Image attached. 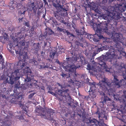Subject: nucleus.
Returning a JSON list of instances; mask_svg holds the SVG:
<instances>
[{"instance_id": "nucleus-17", "label": "nucleus", "mask_w": 126, "mask_h": 126, "mask_svg": "<svg viewBox=\"0 0 126 126\" xmlns=\"http://www.w3.org/2000/svg\"><path fill=\"white\" fill-rule=\"evenodd\" d=\"M8 122H2L1 121H0V126H9L7 124Z\"/></svg>"}, {"instance_id": "nucleus-50", "label": "nucleus", "mask_w": 126, "mask_h": 126, "mask_svg": "<svg viewBox=\"0 0 126 126\" xmlns=\"http://www.w3.org/2000/svg\"><path fill=\"white\" fill-rule=\"evenodd\" d=\"M125 57L126 58V54H125Z\"/></svg>"}, {"instance_id": "nucleus-58", "label": "nucleus", "mask_w": 126, "mask_h": 126, "mask_svg": "<svg viewBox=\"0 0 126 126\" xmlns=\"http://www.w3.org/2000/svg\"><path fill=\"white\" fill-rule=\"evenodd\" d=\"M19 58V59H20V58H19H19Z\"/></svg>"}, {"instance_id": "nucleus-23", "label": "nucleus", "mask_w": 126, "mask_h": 126, "mask_svg": "<svg viewBox=\"0 0 126 126\" xmlns=\"http://www.w3.org/2000/svg\"><path fill=\"white\" fill-rule=\"evenodd\" d=\"M30 62L32 63L33 64H34L35 65H36L37 64V62L34 59H33L32 60H31Z\"/></svg>"}, {"instance_id": "nucleus-26", "label": "nucleus", "mask_w": 126, "mask_h": 126, "mask_svg": "<svg viewBox=\"0 0 126 126\" xmlns=\"http://www.w3.org/2000/svg\"><path fill=\"white\" fill-rule=\"evenodd\" d=\"M124 96L125 97V98L126 99V91L124 92ZM124 103L125 104V106H126V102L124 101Z\"/></svg>"}, {"instance_id": "nucleus-53", "label": "nucleus", "mask_w": 126, "mask_h": 126, "mask_svg": "<svg viewBox=\"0 0 126 126\" xmlns=\"http://www.w3.org/2000/svg\"><path fill=\"white\" fill-rule=\"evenodd\" d=\"M43 52H42V54H43Z\"/></svg>"}, {"instance_id": "nucleus-24", "label": "nucleus", "mask_w": 126, "mask_h": 126, "mask_svg": "<svg viewBox=\"0 0 126 126\" xmlns=\"http://www.w3.org/2000/svg\"><path fill=\"white\" fill-rule=\"evenodd\" d=\"M55 54V52H51L50 53V57L53 59Z\"/></svg>"}, {"instance_id": "nucleus-31", "label": "nucleus", "mask_w": 126, "mask_h": 126, "mask_svg": "<svg viewBox=\"0 0 126 126\" xmlns=\"http://www.w3.org/2000/svg\"><path fill=\"white\" fill-rule=\"evenodd\" d=\"M35 93H33L32 94H31L29 96V98H31L32 96H33L34 94H35Z\"/></svg>"}, {"instance_id": "nucleus-38", "label": "nucleus", "mask_w": 126, "mask_h": 126, "mask_svg": "<svg viewBox=\"0 0 126 126\" xmlns=\"http://www.w3.org/2000/svg\"><path fill=\"white\" fill-rule=\"evenodd\" d=\"M76 32H77V33H78V34H77L78 35H80V32H79L78 30H77L76 31Z\"/></svg>"}, {"instance_id": "nucleus-52", "label": "nucleus", "mask_w": 126, "mask_h": 126, "mask_svg": "<svg viewBox=\"0 0 126 126\" xmlns=\"http://www.w3.org/2000/svg\"><path fill=\"white\" fill-rule=\"evenodd\" d=\"M10 115L11 116H12V115H13L12 114V115L11 114L10 115Z\"/></svg>"}, {"instance_id": "nucleus-62", "label": "nucleus", "mask_w": 126, "mask_h": 126, "mask_svg": "<svg viewBox=\"0 0 126 126\" xmlns=\"http://www.w3.org/2000/svg\"><path fill=\"white\" fill-rule=\"evenodd\" d=\"M115 65H116V63H115Z\"/></svg>"}, {"instance_id": "nucleus-48", "label": "nucleus", "mask_w": 126, "mask_h": 126, "mask_svg": "<svg viewBox=\"0 0 126 126\" xmlns=\"http://www.w3.org/2000/svg\"><path fill=\"white\" fill-rule=\"evenodd\" d=\"M46 45V43H45V46Z\"/></svg>"}, {"instance_id": "nucleus-11", "label": "nucleus", "mask_w": 126, "mask_h": 126, "mask_svg": "<svg viewBox=\"0 0 126 126\" xmlns=\"http://www.w3.org/2000/svg\"><path fill=\"white\" fill-rule=\"evenodd\" d=\"M88 123V125L91 126H96L98 124V122L94 119L91 120H89Z\"/></svg>"}, {"instance_id": "nucleus-20", "label": "nucleus", "mask_w": 126, "mask_h": 126, "mask_svg": "<svg viewBox=\"0 0 126 126\" xmlns=\"http://www.w3.org/2000/svg\"><path fill=\"white\" fill-rule=\"evenodd\" d=\"M97 113H98L99 118H100V117L101 118H102L103 117H105V115L104 114V113H99L98 111L97 112Z\"/></svg>"}, {"instance_id": "nucleus-40", "label": "nucleus", "mask_w": 126, "mask_h": 126, "mask_svg": "<svg viewBox=\"0 0 126 126\" xmlns=\"http://www.w3.org/2000/svg\"><path fill=\"white\" fill-rule=\"evenodd\" d=\"M94 88L93 87H92V89H93V90H94V92H96L95 91V90H96V88L95 87V90H94Z\"/></svg>"}, {"instance_id": "nucleus-47", "label": "nucleus", "mask_w": 126, "mask_h": 126, "mask_svg": "<svg viewBox=\"0 0 126 126\" xmlns=\"http://www.w3.org/2000/svg\"><path fill=\"white\" fill-rule=\"evenodd\" d=\"M43 0L45 2V1H46V0Z\"/></svg>"}, {"instance_id": "nucleus-37", "label": "nucleus", "mask_w": 126, "mask_h": 126, "mask_svg": "<svg viewBox=\"0 0 126 126\" xmlns=\"http://www.w3.org/2000/svg\"><path fill=\"white\" fill-rule=\"evenodd\" d=\"M9 47L10 48H12V47H13V45L11 44H9Z\"/></svg>"}, {"instance_id": "nucleus-32", "label": "nucleus", "mask_w": 126, "mask_h": 126, "mask_svg": "<svg viewBox=\"0 0 126 126\" xmlns=\"http://www.w3.org/2000/svg\"><path fill=\"white\" fill-rule=\"evenodd\" d=\"M19 83H18L16 84L15 85V87H16L17 88H19Z\"/></svg>"}, {"instance_id": "nucleus-60", "label": "nucleus", "mask_w": 126, "mask_h": 126, "mask_svg": "<svg viewBox=\"0 0 126 126\" xmlns=\"http://www.w3.org/2000/svg\"><path fill=\"white\" fill-rule=\"evenodd\" d=\"M50 48H51V47H50Z\"/></svg>"}, {"instance_id": "nucleus-18", "label": "nucleus", "mask_w": 126, "mask_h": 126, "mask_svg": "<svg viewBox=\"0 0 126 126\" xmlns=\"http://www.w3.org/2000/svg\"><path fill=\"white\" fill-rule=\"evenodd\" d=\"M34 33V31H33V27L32 28H31L30 31L29 32L30 34H28L29 36H31L33 35V34Z\"/></svg>"}, {"instance_id": "nucleus-16", "label": "nucleus", "mask_w": 126, "mask_h": 126, "mask_svg": "<svg viewBox=\"0 0 126 126\" xmlns=\"http://www.w3.org/2000/svg\"><path fill=\"white\" fill-rule=\"evenodd\" d=\"M19 96H20L18 98H12V101L14 103H15L16 104L18 103V101L17 102L16 100L18 99L19 100V99L20 98V97H21V99L22 98V97L21 95H20Z\"/></svg>"}, {"instance_id": "nucleus-8", "label": "nucleus", "mask_w": 126, "mask_h": 126, "mask_svg": "<svg viewBox=\"0 0 126 126\" xmlns=\"http://www.w3.org/2000/svg\"><path fill=\"white\" fill-rule=\"evenodd\" d=\"M63 68L67 71L71 72V74L74 73L75 74L76 69L78 68V67L75 66L74 64L73 63H72L71 64H69L65 67H63Z\"/></svg>"}, {"instance_id": "nucleus-1", "label": "nucleus", "mask_w": 126, "mask_h": 126, "mask_svg": "<svg viewBox=\"0 0 126 126\" xmlns=\"http://www.w3.org/2000/svg\"><path fill=\"white\" fill-rule=\"evenodd\" d=\"M92 24H92L91 26L94 31L99 33H101L102 32H106L111 37L113 40V41H111L112 40L111 39L105 38H103L104 42L107 43L110 42L112 45H113L112 44H115V45L113 46V47L111 46L110 47L108 46H106V47H102L103 49H104V48L106 47L105 49L106 50L109 49V50L110 49V48L114 49V48H115L117 47H119V46H121L120 43L126 46V39L123 38V36L121 34L115 33H112V32L108 29L107 27L106 26H107V24L101 28H100V26L101 25L102 23L100 22L97 24L94 23H92Z\"/></svg>"}, {"instance_id": "nucleus-5", "label": "nucleus", "mask_w": 126, "mask_h": 126, "mask_svg": "<svg viewBox=\"0 0 126 126\" xmlns=\"http://www.w3.org/2000/svg\"><path fill=\"white\" fill-rule=\"evenodd\" d=\"M110 9L109 11H107V14H103L100 15L101 17L104 19L107 20L108 21L113 18H115L117 16L119 11V8L118 7L116 8L117 9L114 8L113 7H110Z\"/></svg>"}, {"instance_id": "nucleus-36", "label": "nucleus", "mask_w": 126, "mask_h": 126, "mask_svg": "<svg viewBox=\"0 0 126 126\" xmlns=\"http://www.w3.org/2000/svg\"><path fill=\"white\" fill-rule=\"evenodd\" d=\"M25 25L27 27H29V24L28 22H25Z\"/></svg>"}, {"instance_id": "nucleus-12", "label": "nucleus", "mask_w": 126, "mask_h": 126, "mask_svg": "<svg viewBox=\"0 0 126 126\" xmlns=\"http://www.w3.org/2000/svg\"><path fill=\"white\" fill-rule=\"evenodd\" d=\"M34 6V3H32L30 4V6L27 7V6H25V7L24 8V10L23 12L22 13H21L22 14H24L25 13V12L27 10H32Z\"/></svg>"}, {"instance_id": "nucleus-13", "label": "nucleus", "mask_w": 126, "mask_h": 126, "mask_svg": "<svg viewBox=\"0 0 126 126\" xmlns=\"http://www.w3.org/2000/svg\"><path fill=\"white\" fill-rule=\"evenodd\" d=\"M94 48V50H95V52L96 53L102 50V48L101 47V45H100L95 46V47Z\"/></svg>"}, {"instance_id": "nucleus-25", "label": "nucleus", "mask_w": 126, "mask_h": 126, "mask_svg": "<svg viewBox=\"0 0 126 126\" xmlns=\"http://www.w3.org/2000/svg\"><path fill=\"white\" fill-rule=\"evenodd\" d=\"M58 84L59 86H61V88L62 89H63V88H65L66 87H67V86H68V87H70V85H65V86H64L63 85L61 86V85H60V84L59 83H58Z\"/></svg>"}, {"instance_id": "nucleus-51", "label": "nucleus", "mask_w": 126, "mask_h": 126, "mask_svg": "<svg viewBox=\"0 0 126 126\" xmlns=\"http://www.w3.org/2000/svg\"><path fill=\"white\" fill-rule=\"evenodd\" d=\"M42 67H42V66H40V68H42Z\"/></svg>"}, {"instance_id": "nucleus-14", "label": "nucleus", "mask_w": 126, "mask_h": 126, "mask_svg": "<svg viewBox=\"0 0 126 126\" xmlns=\"http://www.w3.org/2000/svg\"><path fill=\"white\" fill-rule=\"evenodd\" d=\"M68 91V89L65 90H58V94L60 96H65V93H66Z\"/></svg>"}, {"instance_id": "nucleus-29", "label": "nucleus", "mask_w": 126, "mask_h": 126, "mask_svg": "<svg viewBox=\"0 0 126 126\" xmlns=\"http://www.w3.org/2000/svg\"><path fill=\"white\" fill-rule=\"evenodd\" d=\"M17 118L19 119L20 120L24 119L22 116H20L19 115L18 116H17Z\"/></svg>"}, {"instance_id": "nucleus-28", "label": "nucleus", "mask_w": 126, "mask_h": 126, "mask_svg": "<svg viewBox=\"0 0 126 126\" xmlns=\"http://www.w3.org/2000/svg\"><path fill=\"white\" fill-rule=\"evenodd\" d=\"M53 33V32L52 30L50 29H48V34H51Z\"/></svg>"}, {"instance_id": "nucleus-63", "label": "nucleus", "mask_w": 126, "mask_h": 126, "mask_svg": "<svg viewBox=\"0 0 126 126\" xmlns=\"http://www.w3.org/2000/svg\"><path fill=\"white\" fill-rule=\"evenodd\" d=\"M105 102H106V101H105Z\"/></svg>"}, {"instance_id": "nucleus-61", "label": "nucleus", "mask_w": 126, "mask_h": 126, "mask_svg": "<svg viewBox=\"0 0 126 126\" xmlns=\"http://www.w3.org/2000/svg\"><path fill=\"white\" fill-rule=\"evenodd\" d=\"M19 112L20 113L21 112L20 111Z\"/></svg>"}, {"instance_id": "nucleus-6", "label": "nucleus", "mask_w": 126, "mask_h": 126, "mask_svg": "<svg viewBox=\"0 0 126 126\" xmlns=\"http://www.w3.org/2000/svg\"><path fill=\"white\" fill-rule=\"evenodd\" d=\"M35 111L37 112L40 114L38 115L42 117L48 119H52L50 115V114H53V113L52 110L47 108L43 109L39 106L38 108H36Z\"/></svg>"}, {"instance_id": "nucleus-55", "label": "nucleus", "mask_w": 126, "mask_h": 126, "mask_svg": "<svg viewBox=\"0 0 126 126\" xmlns=\"http://www.w3.org/2000/svg\"><path fill=\"white\" fill-rule=\"evenodd\" d=\"M119 67H120V68H121V66H119Z\"/></svg>"}, {"instance_id": "nucleus-59", "label": "nucleus", "mask_w": 126, "mask_h": 126, "mask_svg": "<svg viewBox=\"0 0 126 126\" xmlns=\"http://www.w3.org/2000/svg\"><path fill=\"white\" fill-rule=\"evenodd\" d=\"M125 7H126V6H125Z\"/></svg>"}, {"instance_id": "nucleus-10", "label": "nucleus", "mask_w": 126, "mask_h": 126, "mask_svg": "<svg viewBox=\"0 0 126 126\" xmlns=\"http://www.w3.org/2000/svg\"><path fill=\"white\" fill-rule=\"evenodd\" d=\"M98 5L96 3L92 2L90 5H89V6L92 9L95 11L96 12L99 13V10L98 9Z\"/></svg>"}, {"instance_id": "nucleus-21", "label": "nucleus", "mask_w": 126, "mask_h": 126, "mask_svg": "<svg viewBox=\"0 0 126 126\" xmlns=\"http://www.w3.org/2000/svg\"><path fill=\"white\" fill-rule=\"evenodd\" d=\"M53 6L56 8L57 9V8L59 7H61V6L58 3L57 4H56L55 3H53Z\"/></svg>"}, {"instance_id": "nucleus-33", "label": "nucleus", "mask_w": 126, "mask_h": 126, "mask_svg": "<svg viewBox=\"0 0 126 126\" xmlns=\"http://www.w3.org/2000/svg\"><path fill=\"white\" fill-rule=\"evenodd\" d=\"M24 19V18H19L18 19V20L19 21V22H21Z\"/></svg>"}, {"instance_id": "nucleus-15", "label": "nucleus", "mask_w": 126, "mask_h": 126, "mask_svg": "<svg viewBox=\"0 0 126 126\" xmlns=\"http://www.w3.org/2000/svg\"><path fill=\"white\" fill-rule=\"evenodd\" d=\"M23 36L20 33H17L15 37V41H17L18 40L22 38Z\"/></svg>"}, {"instance_id": "nucleus-19", "label": "nucleus", "mask_w": 126, "mask_h": 126, "mask_svg": "<svg viewBox=\"0 0 126 126\" xmlns=\"http://www.w3.org/2000/svg\"><path fill=\"white\" fill-rule=\"evenodd\" d=\"M7 39V37L6 36H3V37H0V41L2 42V43H4V40Z\"/></svg>"}, {"instance_id": "nucleus-4", "label": "nucleus", "mask_w": 126, "mask_h": 126, "mask_svg": "<svg viewBox=\"0 0 126 126\" xmlns=\"http://www.w3.org/2000/svg\"><path fill=\"white\" fill-rule=\"evenodd\" d=\"M119 47H117L114 49L110 48V49L108 52L106 53V54L105 56H102L98 58L99 62V64L100 66L103 67V71H106L108 72H109L110 69L108 67L104 62L106 61H109L112 62V61L116 59H119V57L118 56L119 54H122L123 48L121 46H119Z\"/></svg>"}, {"instance_id": "nucleus-41", "label": "nucleus", "mask_w": 126, "mask_h": 126, "mask_svg": "<svg viewBox=\"0 0 126 126\" xmlns=\"http://www.w3.org/2000/svg\"><path fill=\"white\" fill-rule=\"evenodd\" d=\"M123 77H124V79H126V77L125 75H124V74L123 75Z\"/></svg>"}, {"instance_id": "nucleus-49", "label": "nucleus", "mask_w": 126, "mask_h": 126, "mask_svg": "<svg viewBox=\"0 0 126 126\" xmlns=\"http://www.w3.org/2000/svg\"><path fill=\"white\" fill-rule=\"evenodd\" d=\"M48 43H49V45H50V43H49V42H48Z\"/></svg>"}, {"instance_id": "nucleus-44", "label": "nucleus", "mask_w": 126, "mask_h": 126, "mask_svg": "<svg viewBox=\"0 0 126 126\" xmlns=\"http://www.w3.org/2000/svg\"><path fill=\"white\" fill-rule=\"evenodd\" d=\"M18 103H19V104H20V105H22L21 104V103H20V102H18Z\"/></svg>"}, {"instance_id": "nucleus-22", "label": "nucleus", "mask_w": 126, "mask_h": 126, "mask_svg": "<svg viewBox=\"0 0 126 126\" xmlns=\"http://www.w3.org/2000/svg\"><path fill=\"white\" fill-rule=\"evenodd\" d=\"M4 63V60L2 58V56L1 55H0V63L3 64Z\"/></svg>"}, {"instance_id": "nucleus-9", "label": "nucleus", "mask_w": 126, "mask_h": 126, "mask_svg": "<svg viewBox=\"0 0 126 126\" xmlns=\"http://www.w3.org/2000/svg\"><path fill=\"white\" fill-rule=\"evenodd\" d=\"M90 86V90L88 91L89 94V97L90 98H94L96 96V92H94V91L93 90V89H92V87H93L94 89V90L95 89V86L94 83L91 84Z\"/></svg>"}, {"instance_id": "nucleus-56", "label": "nucleus", "mask_w": 126, "mask_h": 126, "mask_svg": "<svg viewBox=\"0 0 126 126\" xmlns=\"http://www.w3.org/2000/svg\"><path fill=\"white\" fill-rule=\"evenodd\" d=\"M124 72H123V73L124 74Z\"/></svg>"}, {"instance_id": "nucleus-27", "label": "nucleus", "mask_w": 126, "mask_h": 126, "mask_svg": "<svg viewBox=\"0 0 126 126\" xmlns=\"http://www.w3.org/2000/svg\"><path fill=\"white\" fill-rule=\"evenodd\" d=\"M48 92L49 93L51 94L52 95H54V96H55L56 97L57 95H56V94H55L53 92H51V91H48Z\"/></svg>"}, {"instance_id": "nucleus-45", "label": "nucleus", "mask_w": 126, "mask_h": 126, "mask_svg": "<svg viewBox=\"0 0 126 126\" xmlns=\"http://www.w3.org/2000/svg\"><path fill=\"white\" fill-rule=\"evenodd\" d=\"M1 22L2 23H3V22H4V20H2L1 21Z\"/></svg>"}, {"instance_id": "nucleus-2", "label": "nucleus", "mask_w": 126, "mask_h": 126, "mask_svg": "<svg viewBox=\"0 0 126 126\" xmlns=\"http://www.w3.org/2000/svg\"><path fill=\"white\" fill-rule=\"evenodd\" d=\"M98 61V63L97 64L96 66L94 65L92 67L89 64L87 65V69L89 70V72H90L93 73L94 72H100V73L98 74H97V76L96 77L97 79L100 81L98 83V85L101 88L103 89H107L106 86V85L109 87L112 86V87H115L116 88H118L120 87L121 85H125L126 84L125 80L122 79L120 82L118 79L117 77L114 75V76L113 81L111 83L110 80L107 81V79L105 78L103 74H101V73L104 72L106 71H103V67H101L100 66L99 64V62Z\"/></svg>"}, {"instance_id": "nucleus-54", "label": "nucleus", "mask_w": 126, "mask_h": 126, "mask_svg": "<svg viewBox=\"0 0 126 126\" xmlns=\"http://www.w3.org/2000/svg\"><path fill=\"white\" fill-rule=\"evenodd\" d=\"M5 22L6 21L7 22V21H6V20H5Z\"/></svg>"}, {"instance_id": "nucleus-42", "label": "nucleus", "mask_w": 126, "mask_h": 126, "mask_svg": "<svg viewBox=\"0 0 126 126\" xmlns=\"http://www.w3.org/2000/svg\"><path fill=\"white\" fill-rule=\"evenodd\" d=\"M85 54L86 55H89V54H87V53H85Z\"/></svg>"}, {"instance_id": "nucleus-3", "label": "nucleus", "mask_w": 126, "mask_h": 126, "mask_svg": "<svg viewBox=\"0 0 126 126\" xmlns=\"http://www.w3.org/2000/svg\"><path fill=\"white\" fill-rule=\"evenodd\" d=\"M20 55V57L21 60L18 62V65L20 66L21 67L20 69L15 70L14 72L12 73L11 77L10 78L9 83L12 84L14 83L15 81H18L20 76L24 75L27 73V78L25 79V81L29 82L33 78V76L31 70L28 67H25L24 69L23 67L25 66V64L23 62H25V59L26 57L23 55Z\"/></svg>"}, {"instance_id": "nucleus-57", "label": "nucleus", "mask_w": 126, "mask_h": 126, "mask_svg": "<svg viewBox=\"0 0 126 126\" xmlns=\"http://www.w3.org/2000/svg\"><path fill=\"white\" fill-rule=\"evenodd\" d=\"M118 0V1H119V0Z\"/></svg>"}, {"instance_id": "nucleus-34", "label": "nucleus", "mask_w": 126, "mask_h": 126, "mask_svg": "<svg viewBox=\"0 0 126 126\" xmlns=\"http://www.w3.org/2000/svg\"><path fill=\"white\" fill-rule=\"evenodd\" d=\"M72 60H73L74 61H77V58H76V57H75V58L72 57Z\"/></svg>"}, {"instance_id": "nucleus-46", "label": "nucleus", "mask_w": 126, "mask_h": 126, "mask_svg": "<svg viewBox=\"0 0 126 126\" xmlns=\"http://www.w3.org/2000/svg\"><path fill=\"white\" fill-rule=\"evenodd\" d=\"M16 54L17 53H18V51H16Z\"/></svg>"}, {"instance_id": "nucleus-7", "label": "nucleus", "mask_w": 126, "mask_h": 126, "mask_svg": "<svg viewBox=\"0 0 126 126\" xmlns=\"http://www.w3.org/2000/svg\"><path fill=\"white\" fill-rule=\"evenodd\" d=\"M97 36H98L100 38H103V36H99L98 34H96L93 35L87 33L85 35V37L89 39L92 42H93V41H94L95 43H98V40L97 38H96V37Z\"/></svg>"}, {"instance_id": "nucleus-30", "label": "nucleus", "mask_w": 126, "mask_h": 126, "mask_svg": "<svg viewBox=\"0 0 126 126\" xmlns=\"http://www.w3.org/2000/svg\"><path fill=\"white\" fill-rule=\"evenodd\" d=\"M61 75L63 77H64V78H67V75L66 74H63Z\"/></svg>"}, {"instance_id": "nucleus-43", "label": "nucleus", "mask_w": 126, "mask_h": 126, "mask_svg": "<svg viewBox=\"0 0 126 126\" xmlns=\"http://www.w3.org/2000/svg\"><path fill=\"white\" fill-rule=\"evenodd\" d=\"M70 82L71 83H72L73 82L72 80H71V81Z\"/></svg>"}, {"instance_id": "nucleus-39", "label": "nucleus", "mask_w": 126, "mask_h": 126, "mask_svg": "<svg viewBox=\"0 0 126 126\" xmlns=\"http://www.w3.org/2000/svg\"><path fill=\"white\" fill-rule=\"evenodd\" d=\"M21 44L22 46H24L25 45V43L24 42H22V43H21Z\"/></svg>"}, {"instance_id": "nucleus-35", "label": "nucleus", "mask_w": 126, "mask_h": 126, "mask_svg": "<svg viewBox=\"0 0 126 126\" xmlns=\"http://www.w3.org/2000/svg\"><path fill=\"white\" fill-rule=\"evenodd\" d=\"M70 35L71 36L70 37V38H71V39H72V40H73L74 37V36L72 34H71Z\"/></svg>"}]
</instances>
